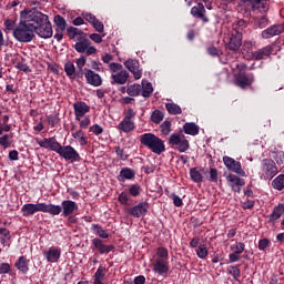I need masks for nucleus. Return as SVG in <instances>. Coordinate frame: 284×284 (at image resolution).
<instances>
[{
  "label": "nucleus",
  "mask_w": 284,
  "mask_h": 284,
  "mask_svg": "<svg viewBox=\"0 0 284 284\" xmlns=\"http://www.w3.org/2000/svg\"><path fill=\"white\" fill-rule=\"evenodd\" d=\"M38 145L40 148H44L45 150L57 152L61 159H64V161H69L70 163L81 161V155L77 149H74L72 145H61V143H59V141H57L54 138L43 139L38 142Z\"/></svg>",
  "instance_id": "nucleus-1"
},
{
  "label": "nucleus",
  "mask_w": 284,
  "mask_h": 284,
  "mask_svg": "<svg viewBox=\"0 0 284 284\" xmlns=\"http://www.w3.org/2000/svg\"><path fill=\"white\" fill-rule=\"evenodd\" d=\"M13 38L19 43H31V41H34V26L32 24L30 10L21 13V20L13 30Z\"/></svg>",
  "instance_id": "nucleus-2"
},
{
  "label": "nucleus",
  "mask_w": 284,
  "mask_h": 284,
  "mask_svg": "<svg viewBox=\"0 0 284 284\" xmlns=\"http://www.w3.org/2000/svg\"><path fill=\"white\" fill-rule=\"evenodd\" d=\"M29 12L33 26V33L38 34L40 39H52L54 31L52 30V22H50L48 14L37 10H29Z\"/></svg>",
  "instance_id": "nucleus-3"
},
{
  "label": "nucleus",
  "mask_w": 284,
  "mask_h": 284,
  "mask_svg": "<svg viewBox=\"0 0 284 284\" xmlns=\"http://www.w3.org/2000/svg\"><path fill=\"white\" fill-rule=\"evenodd\" d=\"M151 270L155 276H168L170 274V252L165 246L156 248V256L151 264Z\"/></svg>",
  "instance_id": "nucleus-4"
},
{
  "label": "nucleus",
  "mask_w": 284,
  "mask_h": 284,
  "mask_svg": "<svg viewBox=\"0 0 284 284\" xmlns=\"http://www.w3.org/2000/svg\"><path fill=\"white\" fill-rule=\"evenodd\" d=\"M22 216L28 219V216H34L37 212H43L44 214H50L51 216H59L61 214V207L57 204H45V203H27L21 207Z\"/></svg>",
  "instance_id": "nucleus-5"
},
{
  "label": "nucleus",
  "mask_w": 284,
  "mask_h": 284,
  "mask_svg": "<svg viewBox=\"0 0 284 284\" xmlns=\"http://www.w3.org/2000/svg\"><path fill=\"white\" fill-rule=\"evenodd\" d=\"M140 143L153 152V154L160 155L165 152V142L154 133H144L140 135Z\"/></svg>",
  "instance_id": "nucleus-6"
},
{
  "label": "nucleus",
  "mask_w": 284,
  "mask_h": 284,
  "mask_svg": "<svg viewBox=\"0 0 284 284\" xmlns=\"http://www.w3.org/2000/svg\"><path fill=\"white\" fill-rule=\"evenodd\" d=\"M73 112L75 121L79 122V128L81 130H88L91 123L90 115H88L90 112V105L83 101H77L73 103Z\"/></svg>",
  "instance_id": "nucleus-7"
},
{
  "label": "nucleus",
  "mask_w": 284,
  "mask_h": 284,
  "mask_svg": "<svg viewBox=\"0 0 284 284\" xmlns=\"http://www.w3.org/2000/svg\"><path fill=\"white\" fill-rule=\"evenodd\" d=\"M278 174V168L273 160L264 159L262 161L260 178L264 181H272Z\"/></svg>",
  "instance_id": "nucleus-8"
},
{
  "label": "nucleus",
  "mask_w": 284,
  "mask_h": 284,
  "mask_svg": "<svg viewBox=\"0 0 284 284\" xmlns=\"http://www.w3.org/2000/svg\"><path fill=\"white\" fill-rule=\"evenodd\" d=\"M74 50H77L80 54H97V48L92 45V42L88 38H80L78 42L74 44Z\"/></svg>",
  "instance_id": "nucleus-9"
},
{
  "label": "nucleus",
  "mask_w": 284,
  "mask_h": 284,
  "mask_svg": "<svg viewBox=\"0 0 284 284\" xmlns=\"http://www.w3.org/2000/svg\"><path fill=\"white\" fill-rule=\"evenodd\" d=\"M169 143L171 145H175L179 152H187L190 150V142L185 140V135H181L179 133L171 134Z\"/></svg>",
  "instance_id": "nucleus-10"
},
{
  "label": "nucleus",
  "mask_w": 284,
  "mask_h": 284,
  "mask_svg": "<svg viewBox=\"0 0 284 284\" xmlns=\"http://www.w3.org/2000/svg\"><path fill=\"white\" fill-rule=\"evenodd\" d=\"M124 68L129 70L130 73L133 74V78L139 81L141 77H143V69H141V64L136 59H129L124 61Z\"/></svg>",
  "instance_id": "nucleus-11"
},
{
  "label": "nucleus",
  "mask_w": 284,
  "mask_h": 284,
  "mask_svg": "<svg viewBox=\"0 0 284 284\" xmlns=\"http://www.w3.org/2000/svg\"><path fill=\"white\" fill-rule=\"evenodd\" d=\"M84 78L89 85H92L93 88H101L103 85V79L101 75L97 72H94L92 69H84Z\"/></svg>",
  "instance_id": "nucleus-12"
},
{
  "label": "nucleus",
  "mask_w": 284,
  "mask_h": 284,
  "mask_svg": "<svg viewBox=\"0 0 284 284\" xmlns=\"http://www.w3.org/2000/svg\"><path fill=\"white\" fill-rule=\"evenodd\" d=\"M223 163H224L225 168H227L230 170V172H234L235 174H239L240 176H245V171L243 170L241 162L234 160L231 156H224Z\"/></svg>",
  "instance_id": "nucleus-13"
},
{
  "label": "nucleus",
  "mask_w": 284,
  "mask_h": 284,
  "mask_svg": "<svg viewBox=\"0 0 284 284\" xmlns=\"http://www.w3.org/2000/svg\"><path fill=\"white\" fill-rule=\"evenodd\" d=\"M59 206L63 216H72L74 212H79V204L72 200H63Z\"/></svg>",
  "instance_id": "nucleus-14"
},
{
  "label": "nucleus",
  "mask_w": 284,
  "mask_h": 284,
  "mask_svg": "<svg viewBox=\"0 0 284 284\" xmlns=\"http://www.w3.org/2000/svg\"><path fill=\"white\" fill-rule=\"evenodd\" d=\"M253 83H254L253 73H250V74L240 73L235 77V85H237V88L245 89L248 85H252Z\"/></svg>",
  "instance_id": "nucleus-15"
},
{
  "label": "nucleus",
  "mask_w": 284,
  "mask_h": 284,
  "mask_svg": "<svg viewBox=\"0 0 284 284\" xmlns=\"http://www.w3.org/2000/svg\"><path fill=\"white\" fill-rule=\"evenodd\" d=\"M283 24H273L262 31V39H272V37H278V34H283Z\"/></svg>",
  "instance_id": "nucleus-16"
},
{
  "label": "nucleus",
  "mask_w": 284,
  "mask_h": 284,
  "mask_svg": "<svg viewBox=\"0 0 284 284\" xmlns=\"http://www.w3.org/2000/svg\"><path fill=\"white\" fill-rule=\"evenodd\" d=\"M226 181H227L230 187L232 189V191L237 192V193H240L243 185H245V180H243L234 174H229L226 176Z\"/></svg>",
  "instance_id": "nucleus-17"
},
{
  "label": "nucleus",
  "mask_w": 284,
  "mask_h": 284,
  "mask_svg": "<svg viewBox=\"0 0 284 284\" xmlns=\"http://www.w3.org/2000/svg\"><path fill=\"white\" fill-rule=\"evenodd\" d=\"M148 202H140L138 205L129 209V214L134 216V219H141V216H145L148 214Z\"/></svg>",
  "instance_id": "nucleus-18"
},
{
  "label": "nucleus",
  "mask_w": 284,
  "mask_h": 284,
  "mask_svg": "<svg viewBox=\"0 0 284 284\" xmlns=\"http://www.w3.org/2000/svg\"><path fill=\"white\" fill-rule=\"evenodd\" d=\"M111 79L112 85H125L128 83V79H130V73L125 70H122L118 73H111Z\"/></svg>",
  "instance_id": "nucleus-19"
},
{
  "label": "nucleus",
  "mask_w": 284,
  "mask_h": 284,
  "mask_svg": "<svg viewBox=\"0 0 284 284\" xmlns=\"http://www.w3.org/2000/svg\"><path fill=\"white\" fill-rule=\"evenodd\" d=\"M191 14L195 19H201L204 23H207L210 19L205 17V6L203 3L199 2L197 6L192 7Z\"/></svg>",
  "instance_id": "nucleus-20"
},
{
  "label": "nucleus",
  "mask_w": 284,
  "mask_h": 284,
  "mask_svg": "<svg viewBox=\"0 0 284 284\" xmlns=\"http://www.w3.org/2000/svg\"><path fill=\"white\" fill-rule=\"evenodd\" d=\"M43 256L48 263H57L61 258V250L59 247H50L43 252Z\"/></svg>",
  "instance_id": "nucleus-21"
},
{
  "label": "nucleus",
  "mask_w": 284,
  "mask_h": 284,
  "mask_svg": "<svg viewBox=\"0 0 284 284\" xmlns=\"http://www.w3.org/2000/svg\"><path fill=\"white\" fill-rule=\"evenodd\" d=\"M82 17L83 19H85V21L92 24V27L94 28V30H97V32H103L104 30L103 22L97 19L94 14L87 12V13H83Z\"/></svg>",
  "instance_id": "nucleus-22"
},
{
  "label": "nucleus",
  "mask_w": 284,
  "mask_h": 284,
  "mask_svg": "<svg viewBox=\"0 0 284 284\" xmlns=\"http://www.w3.org/2000/svg\"><path fill=\"white\" fill-rule=\"evenodd\" d=\"M135 128L136 123H134V120H125L124 118L118 124V130L120 132H124V134H130V132H134Z\"/></svg>",
  "instance_id": "nucleus-23"
},
{
  "label": "nucleus",
  "mask_w": 284,
  "mask_h": 284,
  "mask_svg": "<svg viewBox=\"0 0 284 284\" xmlns=\"http://www.w3.org/2000/svg\"><path fill=\"white\" fill-rule=\"evenodd\" d=\"M93 247L100 252V254H110L112 250H114V245H105L103 244V240L95 237L92 240Z\"/></svg>",
  "instance_id": "nucleus-24"
},
{
  "label": "nucleus",
  "mask_w": 284,
  "mask_h": 284,
  "mask_svg": "<svg viewBox=\"0 0 284 284\" xmlns=\"http://www.w3.org/2000/svg\"><path fill=\"white\" fill-rule=\"evenodd\" d=\"M242 41H243V37L241 36V33L239 32L232 33L230 42L227 44L229 50H233L234 52H236V50L241 48Z\"/></svg>",
  "instance_id": "nucleus-25"
},
{
  "label": "nucleus",
  "mask_w": 284,
  "mask_h": 284,
  "mask_svg": "<svg viewBox=\"0 0 284 284\" xmlns=\"http://www.w3.org/2000/svg\"><path fill=\"white\" fill-rule=\"evenodd\" d=\"M136 176V173L134 170L130 168H123L120 171V174L118 175V181L120 183H125V181H132Z\"/></svg>",
  "instance_id": "nucleus-26"
},
{
  "label": "nucleus",
  "mask_w": 284,
  "mask_h": 284,
  "mask_svg": "<svg viewBox=\"0 0 284 284\" xmlns=\"http://www.w3.org/2000/svg\"><path fill=\"white\" fill-rule=\"evenodd\" d=\"M0 243L3 247H10V245H12V234L10 230L0 227Z\"/></svg>",
  "instance_id": "nucleus-27"
},
{
  "label": "nucleus",
  "mask_w": 284,
  "mask_h": 284,
  "mask_svg": "<svg viewBox=\"0 0 284 284\" xmlns=\"http://www.w3.org/2000/svg\"><path fill=\"white\" fill-rule=\"evenodd\" d=\"M270 54H272V48L270 45H266V47L253 52L252 59H255V61H261V60L265 59L266 57H270Z\"/></svg>",
  "instance_id": "nucleus-28"
},
{
  "label": "nucleus",
  "mask_w": 284,
  "mask_h": 284,
  "mask_svg": "<svg viewBox=\"0 0 284 284\" xmlns=\"http://www.w3.org/2000/svg\"><path fill=\"white\" fill-rule=\"evenodd\" d=\"M183 131L185 134H189L190 136H196V134H199L200 128L194 122H186L183 125Z\"/></svg>",
  "instance_id": "nucleus-29"
},
{
  "label": "nucleus",
  "mask_w": 284,
  "mask_h": 284,
  "mask_svg": "<svg viewBox=\"0 0 284 284\" xmlns=\"http://www.w3.org/2000/svg\"><path fill=\"white\" fill-rule=\"evenodd\" d=\"M141 90L142 97H144V99H149V97L152 95V92H154V87H152V83H150L148 80H142Z\"/></svg>",
  "instance_id": "nucleus-30"
},
{
  "label": "nucleus",
  "mask_w": 284,
  "mask_h": 284,
  "mask_svg": "<svg viewBox=\"0 0 284 284\" xmlns=\"http://www.w3.org/2000/svg\"><path fill=\"white\" fill-rule=\"evenodd\" d=\"M16 267L22 274H28L30 267L28 266V260L26 256H20L19 260L16 262Z\"/></svg>",
  "instance_id": "nucleus-31"
},
{
  "label": "nucleus",
  "mask_w": 284,
  "mask_h": 284,
  "mask_svg": "<svg viewBox=\"0 0 284 284\" xmlns=\"http://www.w3.org/2000/svg\"><path fill=\"white\" fill-rule=\"evenodd\" d=\"M71 136L73 139H77L79 141L80 145H88V138L85 136V132L83 130L79 129L71 133Z\"/></svg>",
  "instance_id": "nucleus-32"
},
{
  "label": "nucleus",
  "mask_w": 284,
  "mask_h": 284,
  "mask_svg": "<svg viewBox=\"0 0 284 284\" xmlns=\"http://www.w3.org/2000/svg\"><path fill=\"white\" fill-rule=\"evenodd\" d=\"M91 230L97 236H100V239H110L108 231H105L104 227L99 224H92Z\"/></svg>",
  "instance_id": "nucleus-33"
},
{
  "label": "nucleus",
  "mask_w": 284,
  "mask_h": 284,
  "mask_svg": "<svg viewBox=\"0 0 284 284\" xmlns=\"http://www.w3.org/2000/svg\"><path fill=\"white\" fill-rule=\"evenodd\" d=\"M12 139H14V133L3 134L0 136V145L3 150H8L12 145Z\"/></svg>",
  "instance_id": "nucleus-34"
},
{
  "label": "nucleus",
  "mask_w": 284,
  "mask_h": 284,
  "mask_svg": "<svg viewBox=\"0 0 284 284\" xmlns=\"http://www.w3.org/2000/svg\"><path fill=\"white\" fill-rule=\"evenodd\" d=\"M226 272H227V274L233 276L234 281H239V278H241V267H240V265H230L226 268Z\"/></svg>",
  "instance_id": "nucleus-35"
},
{
  "label": "nucleus",
  "mask_w": 284,
  "mask_h": 284,
  "mask_svg": "<svg viewBox=\"0 0 284 284\" xmlns=\"http://www.w3.org/2000/svg\"><path fill=\"white\" fill-rule=\"evenodd\" d=\"M64 72L69 79H74V73L77 72V68L74 67V62L68 61L64 64Z\"/></svg>",
  "instance_id": "nucleus-36"
},
{
  "label": "nucleus",
  "mask_w": 284,
  "mask_h": 284,
  "mask_svg": "<svg viewBox=\"0 0 284 284\" xmlns=\"http://www.w3.org/2000/svg\"><path fill=\"white\" fill-rule=\"evenodd\" d=\"M53 21L57 26L55 30L65 31V29L68 28V22H65V18L61 16H55Z\"/></svg>",
  "instance_id": "nucleus-37"
},
{
  "label": "nucleus",
  "mask_w": 284,
  "mask_h": 284,
  "mask_svg": "<svg viewBox=\"0 0 284 284\" xmlns=\"http://www.w3.org/2000/svg\"><path fill=\"white\" fill-rule=\"evenodd\" d=\"M284 213V204H278L277 206L274 207L272 214H271V219L273 221H278V219H281V216H283Z\"/></svg>",
  "instance_id": "nucleus-38"
},
{
  "label": "nucleus",
  "mask_w": 284,
  "mask_h": 284,
  "mask_svg": "<svg viewBox=\"0 0 284 284\" xmlns=\"http://www.w3.org/2000/svg\"><path fill=\"white\" fill-rule=\"evenodd\" d=\"M272 187L278 191L284 189V174H280L272 181Z\"/></svg>",
  "instance_id": "nucleus-39"
},
{
  "label": "nucleus",
  "mask_w": 284,
  "mask_h": 284,
  "mask_svg": "<svg viewBox=\"0 0 284 284\" xmlns=\"http://www.w3.org/2000/svg\"><path fill=\"white\" fill-rule=\"evenodd\" d=\"M190 176L194 183H203V175L196 168L190 169Z\"/></svg>",
  "instance_id": "nucleus-40"
},
{
  "label": "nucleus",
  "mask_w": 284,
  "mask_h": 284,
  "mask_svg": "<svg viewBox=\"0 0 284 284\" xmlns=\"http://www.w3.org/2000/svg\"><path fill=\"white\" fill-rule=\"evenodd\" d=\"M129 97H139L141 94V84H131L126 89Z\"/></svg>",
  "instance_id": "nucleus-41"
},
{
  "label": "nucleus",
  "mask_w": 284,
  "mask_h": 284,
  "mask_svg": "<svg viewBox=\"0 0 284 284\" xmlns=\"http://www.w3.org/2000/svg\"><path fill=\"white\" fill-rule=\"evenodd\" d=\"M207 254H210V251H207V245L200 244L196 248L197 258H207Z\"/></svg>",
  "instance_id": "nucleus-42"
},
{
  "label": "nucleus",
  "mask_w": 284,
  "mask_h": 284,
  "mask_svg": "<svg viewBox=\"0 0 284 284\" xmlns=\"http://www.w3.org/2000/svg\"><path fill=\"white\" fill-rule=\"evenodd\" d=\"M165 108L169 114H181V112H183V110H181V106L176 103H166Z\"/></svg>",
  "instance_id": "nucleus-43"
},
{
  "label": "nucleus",
  "mask_w": 284,
  "mask_h": 284,
  "mask_svg": "<svg viewBox=\"0 0 284 284\" xmlns=\"http://www.w3.org/2000/svg\"><path fill=\"white\" fill-rule=\"evenodd\" d=\"M270 26V20L267 19V16H262L261 18H257L255 20V28H258L260 30H263V28H267Z\"/></svg>",
  "instance_id": "nucleus-44"
},
{
  "label": "nucleus",
  "mask_w": 284,
  "mask_h": 284,
  "mask_svg": "<svg viewBox=\"0 0 284 284\" xmlns=\"http://www.w3.org/2000/svg\"><path fill=\"white\" fill-rule=\"evenodd\" d=\"M165 118V114H163L162 111L155 110L152 112L151 114V121L152 123H161V121H163V119Z\"/></svg>",
  "instance_id": "nucleus-45"
},
{
  "label": "nucleus",
  "mask_w": 284,
  "mask_h": 284,
  "mask_svg": "<svg viewBox=\"0 0 284 284\" xmlns=\"http://www.w3.org/2000/svg\"><path fill=\"white\" fill-rule=\"evenodd\" d=\"M160 131L162 132V134H164V136H168L172 132V122L164 121L160 125Z\"/></svg>",
  "instance_id": "nucleus-46"
},
{
  "label": "nucleus",
  "mask_w": 284,
  "mask_h": 284,
  "mask_svg": "<svg viewBox=\"0 0 284 284\" xmlns=\"http://www.w3.org/2000/svg\"><path fill=\"white\" fill-rule=\"evenodd\" d=\"M231 250L235 254H241L242 252H245V243L236 242L235 244L231 245Z\"/></svg>",
  "instance_id": "nucleus-47"
},
{
  "label": "nucleus",
  "mask_w": 284,
  "mask_h": 284,
  "mask_svg": "<svg viewBox=\"0 0 284 284\" xmlns=\"http://www.w3.org/2000/svg\"><path fill=\"white\" fill-rule=\"evenodd\" d=\"M4 31L8 32H12L14 34V30H17V24L13 20H6L4 21Z\"/></svg>",
  "instance_id": "nucleus-48"
},
{
  "label": "nucleus",
  "mask_w": 284,
  "mask_h": 284,
  "mask_svg": "<svg viewBox=\"0 0 284 284\" xmlns=\"http://www.w3.org/2000/svg\"><path fill=\"white\" fill-rule=\"evenodd\" d=\"M109 70L111 72V74H116L118 72L123 70V65H121L116 62H112L109 64Z\"/></svg>",
  "instance_id": "nucleus-49"
},
{
  "label": "nucleus",
  "mask_w": 284,
  "mask_h": 284,
  "mask_svg": "<svg viewBox=\"0 0 284 284\" xmlns=\"http://www.w3.org/2000/svg\"><path fill=\"white\" fill-rule=\"evenodd\" d=\"M124 120L126 121H134V119H136V112L134 111V109H128L124 112Z\"/></svg>",
  "instance_id": "nucleus-50"
},
{
  "label": "nucleus",
  "mask_w": 284,
  "mask_h": 284,
  "mask_svg": "<svg viewBox=\"0 0 284 284\" xmlns=\"http://www.w3.org/2000/svg\"><path fill=\"white\" fill-rule=\"evenodd\" d=\"M131 196H139L141 194V186L139 184H132L129 189Z\"/></svg>",
  "instance_id": "nucleus-51"
},
{
  "label": "nucleus",
  "mask_w": 284,
  "mask_h": 284,
  "mask_svg": "<svg viewBox=\"0 0 284 284\" xmlns=\"http://www.w3.org/2000/svg\"><path fill=\"white\" fill-rule=\"evenodd\" d=\"M170 199H172L175 207H181V205H183V200L181 199V196L176 195V193H172L170 195Z\"/></svg>",
  "instance_id": "nucleus-52"
},
{
  "label": "nucleus",
  "mask_w": 284,
  "mask_h": 284,
  "mask_svg": "<svg viewBox=\"0 0 284 284\" xmlns=\"http://www.w3.org/2000/svg\"><path fill=\"white\" fill-rule=\"evenodd\" d=\"M75 63H77L78 70H83V68L85 67V63H88V59L85 58V55H81L75 60Z\"/></svg>",
  "instance_id": "nucleus-53"
},
{
  "label": "nucleus",
  "mask_w": 284,
  "mask_h": 284,
  "mask_svg": "<svg viewBox=\"0 0 284 284\" xmlns=\"http://www.w3.org/2000/svg\"><path fill=\"white\" fill-rule=\"evenodd\" d=\"M89 132L95 134V136H99V134H103V129L99 124H93L90 126Z\"/></svg>",
  "instance_id": "nucleus-54"
},
{
  "label": "nucleus",
  "mask_w": 284,
  "mask_h": 284,
  "mask_svg": "<svg viewBox=\"0 0 284 284\" xmlns=\"http://www.w3.org/2000/svg\"><path fill=\"white\" fill-rule=\"evenodd\" d=\"M115 154L121 159V161H128V153L120 146L115 148Z\"/></svg>",
  "instance_id": "nucleus-55"
},
{
  "label": "nucleus",
  "mask_w": 284,
  "mask_h": 284,
  "mask_svg": "<svg viewBox=\"0 0 284 284\" xmlns=\"http://www.w3.org/2000/svg\"><path fill=\"white\" fill-rule=\"evenodd\" d=\"M209 181L216 183L219 181V171L216 169H210Z\"/></svg>",
  "instance_id": "nucleus-56"
},
{
  "label": "nucleus",
  "mask_w": 284,
  "mask_h": 284,
  "mask_svg": "<svg viewBox=\"0 0 284 284\" xmlns=\"http://www.w3.org/2000/svg\"><path fill=\"white\" fill-rule=\"evenodd\" d=\"M267 247H270V240L262 239L258 241V250L261 252H265V250H267Z\"/></svg>",
  "instance_id": "nucleus-57"
},
{
  "label": "nucleus",
  "mask_w": 284,
  "mask_h": 284,
  "mask_svg": "<svg viewBox=\"0 0 284 284\" xmlns=\"http://www.w3.org/2000/svg\"><path fill=\"white\" fill-rule=\"evenodd\" d=\"M68 34H69V37H71V39H74V37H79V34H81V30H79L78 28H74V27H70L68 29Z\"/></svg>",
  "instance_id": "nucleus-58"
},
{
  "label": "nucleus",
  "mask_w": 284,
  "mask_h": 284,
  "mask_svg": "<svg viewBox=\"0 0 284 284\" xmlns=\"http://www.w3.org/2000/svg\"><path fill=\"white\" fill-rule=\"evenodd\" d=\"M118 201L122 204V205H128L130 197H128V193L122 192L119 197Z\"/></svg>",
  "instance_id": "nucleus-59"
},
{
  "label": "nucleus",
  "mask_w": 284,
  "mask_h": 284,
  "mask_svg": "<svg viewBox=\"0 0 284 284\" xmlns=\"http://www.w3.org/2000/svg\"><path fill=\"white\" fill-rule=\"evenodd\" d=\"M229 261H230V263H239V261H241V254L234 253V252L230 253Z\"/></svg>",
  "instance_id": "nucleus-60"
},
{
  "label": "nucleus",
  "mask_w": 284,
  "mask_h": 284,
  "mask_svg": "<svg viewBox=\"0 0 284 284\" xmlns=\"http://www.w3.org/2000/svg\"><path fill=\"white\" fill-rule=\"evenodd\" d=\"M16 68L21 70V72H30V67L26 62H18Z\"/></svg>",
  "instance_id": "nucleus-61"
},
{
  "label": "nucleus",
  "mask_w": 284,
  "mask_h": 284,
  "mask_svg": "<svg viewBox=\"0 0 284 284\" xmlns=\"http://www.w3.org/2000/svg\"><path fill=\"white\" fill-rule=\"evenodd\" d=\"M91 41H94V43H102L103 42V37L99 33H91L90 36Z\"/></svg>",
  "instance_id": "nucleus-62"
},
{
  "label": "nucleus",
  "mask_w": 284,
  "mask_h": 284,
  "mask_svg": "<svg viewBox=\"0 0 284 284\" xmlns=\"http://www.w3.org/2000/svg\"><path fill=\"white\" fill-rule=\"evenodd\" d=\"M10 272V265L8 263L0 264V274H8Z\"/></svg>",
  "instance_id": "nucleus-63"
},
{
  "label": "nucleus",
  "mask_w": 284,
  "mask_h": 284,
  "mask_svg": "<svg viewBox=\"0 0 284 284\" xmlns=\"http://www.w3.org/2000/svg\"><path fill=\"white\" fill-rule=\"evenodd\" d=\"M134 284H145V276L140 275L134 278Z\"/></svg>",
  "instance_id": "nucleus-64"
}]
</instances>
